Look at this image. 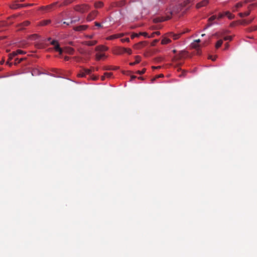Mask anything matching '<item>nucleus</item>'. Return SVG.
<instances>
[{"label":"nucleus","instance_id":"nucleus-1","mask_svg":"<svg viewBox=\"0 0 257 257\" xmlns=\"http://www.w3.org/2000/svg\"><path fill=\"white\" fill-rule=\"evenodd\" d=\"M182 5H176L173 8L169 7L165 11V15H169L172 17V15L178 13L182 9Z\"/></svg>","mask_w":257,"mask_h":257},{"label":"nucleus","instance_id":"nucleus-2","mask_svg":"<svg viewBox=\"0 0 257 257\" xmlns=\"http://www.w3.org/2000/svg\"><path fill=\"white\" fill-rule=\"evenodd\" d=\"M75 11L80 13H84L89 10V6L86 4L78 5L74 7Z\"/></svg>","mask_w":257,"mask_h":257},{"label":"nucleus","instance_id":"nucleus-3","mask_svg":"<svg viewBox=\"0 0 257 257\" xmlns=\"http://www.w3.org/2000/svg\"><path fill=\"white\" fill-rule=\"evenodd\" d=\"M33 4H14L10 6L12 9H18L22 8H25L33 6Z\"/></svg>","mask_w":257,"mask_h":257},{"label":"nucleus","instance_id":"nucleus-4","mask_svg":"<svg viewBox=\"0 0 257 257\" xmlns=\"http://www.w3.org/2000/svg\"><path fill=\"white\" fill-rule=\"evenodd\" d=\"M171 19V16L169 15H166L165 17H158L153 19V22L155 23H158L162 22H164Z\"/></svg>","mask_w":257,"mask_h":257},{"label":"nucleus","instance_id":"nucleus-5","mask_svg":"<svg viewBox=\"0 0 257 257\" xmlns=\"http://www.w3.org/2000/svg\"><path fill=\"white\" fill-rule=\"evenodd\" d=\"M98 14V11H93L91 13H90L86 18V20L88 22H90L94 20L97 16Z\"/></svg>","mask_w":257,"mask_h":257},{"label":"nucleus","instance_id":"nucleus-6","mask_svg":"<svg viewBox=\"0 0 257 257\" xmlns=\"http://www.w3.org/2000/svg\"><path fill=\"white\" fill-rule=\"evenodd\" d=\"M88 27V25H80L73 27V30L75 31L81 32L86 30Z\"/></svg>","mask_w":257,"mask_h":257},{"label":"nucleus","instance_id":"nucleus-7","mask_svg":"<svg viewBox=\"0 0 257 257\" xmlns=\"http://www.w3.org/2000/svg\"><path fill=\"white\" fill-rule=\"evenodd\" d=\"M58 4V2H56V3H53L50 5H48V6H44V7H42L40 9L42 10H46V11H49L51 9H52V8L56 5L57 4Z\"/></svg>","mask_w":257,"mask_h":257},{"label":"nucleus","instance_id":"nucleus-8","mask_svg":"<svg viewBox=\"0 0 257 257\" xmlns=\"http://www.w3.org/2000/svg\"><path fill=\"white\" fill-rule=\"evenodd\" d=\"M108 50V48L103 45L97 46L95 48V50L98 52H104Z\"/></svg>","mask_w":257,"mask_h":257},{"label":"nucleus","instance_id":"nucleus-9","mask_svg":"<svg viewBox=\"0 0 257 257\" xmlns=\"http://www.w3.org/2000/svg\"><path fill=\"white\" fill-rule=\"evenodd\" d=\"M208 0H203L202 2L197 4L196 8L197 9H199L201 7L206 6L208 4Z\"/></svg>","mask_w":257,"mask_h":257},{"label":"nucleus","instance_id":"nucleus-10","mask_svg":"<svg viewBox=\"0 0 257 257\" xmlns=\"http://www.w3.org/2000/svg\"><path fill=\"white\" fill-rule=\"evenodd\" d=\"M30 24V22L29 21H26L18 25V27H21V29H23L25 27L28 26Z\"/></svg>","mask_w":257,"mask_h":257},{"label":"nucleus","instance_id":"nucleus-11","mask_svg":"<svg viewBox=\"0 0 257 257\" xmlns=\"http://www.w3.org/2000/svg\"><path fill=\"white\" fill-rule=\"evenodd\" d=\"M125 51H126V50H125V48H122V47L118 48L116 50V54H118V55H120V54L125 53Z\"/></svg>","mask_w":257,"mask_h":257},{"label":"nucleus","instance_id":"nucleus-12","mask_svg":"<svg viewBox=\"0 0 257 257\" xmlns=\"http://www.w3.org/2000/svg\"><path fill=\"white\" fill-rule=\"evenodd\" d=\"M181 34H174L173 33H169V36L172 37L174 40H177L181 36Z\"/></svg>","mask_w":257,"mask_h":257},{"label":"nucleus","instance_id":"nucleus-13","mask_svg":"<svg viewBox=\"0 0 257 257\" xmlns=\"http://www.w3.org/2000/svg\"><path fill=\"white\" fill-rule=\"evenodd\" d=\"M141 57L139 56H136V61H134V62L130 63V65L131 66H133L136 64L139 63L141 61Z\"/></svg>","mask_w":257,"mask_h":257},{"label":"nucleus","instance_id":"nucleus-14","mask_svg":"<svg viewBox=\"0 0 257 257\" xmlns=\"http://www.w3.org/2000/svg\"><path fill=\"white\" fill-rule=\"evenodd\" d=\"M126 4L125 0H121L116 3V6L118 7H122Z\"/></svg>","mask_w":257,"mask_h":257},{"label":"nucleus","instance_id":"nucleus-15","mask_svg":"<svg viewBox=\"0 0 257 257\" xmlns=\"http://www.w3.org/2000/svg\"><path fill=\"white\" fill-rule=\"evenodd\" d=\"M224 16H227L229 20H232L234 18V15H232L229 11L224 12Z\"/></svg>","mask_w":257,"mask_h":257},{"label":"nucleus","instance_id":"nucleus-16","mask_svg":"<svg viewBox=\"0 0 257 257\" xmlns=\"http://www.w3.org/2000/svg\"><path fill=\"white\" fill-rule=\"evenodd\" d=\"M96 59L97 60H100L102 58L105 57V55L104 53H101L100 52H98L96 54Z\"/></svg>","mask_w":257,"mask_h":257},{"label":"nucleus","instance_id":"nucleus-17","mask_svg":"<svg viewBox=\"0 0 257 257\" xmlns=\"http://www.w3.org/2000/svg\"><path fill=\"white\" fill-rule=\"evenodd\" d=\"M54 49L56 51L59 52L60 54H62L63 50L62 48L60 47L59 43L54 46Z\"/></svg>","mask_w":257,"mask_h":257},{"label":"nucleus","instance_id":"nucleus-18","mask_svg":"<svg viewBox=\"0 0 257 257\" xmlns=\"http://www.w3.org/2000/svg\"><path fill=\"white\" fill-rule=\"evenodd\" d=\"M253 19L250 20H243L241 21L240 24L241 25H248L252 22Z\"/></svg>","mask_w":257,"mask_h":257},{"label":"nucleus","instance_id":"nucleus-19","mask_svg":"<svg viewBox=\"0 0 257 257\" xmlns=\"http://www.w3.org/2000/svg\"><path fill=\"white\" fill-rule=\"evenodd\" d=\"M146 42H140V43L136 44L134 45V48L137 49H140L141 47H143L144 44H146Z\"/></svg>","mask_w":257,"mask_h":257},{"label":"nucleus","instance_id":"nucleus-20","mask_svg":"<svg viewBox=\"0 0 257 257\" xmlns=\"http://www.w3.org/2000/svg\"><path fill=\"white\" fill-rule=\"evenodd\" d=\"M97 41H86L84 42V44L88 45V46H93L95 45L97 43Z\"/></svg>","mask_w":257,"mask_h":257},{"label":"nucleus","instance_id":"nucleus-21","mask_svg":"<svg viewBox=\"0 0 257 257\" xmlns=\"http://www.w3.org/2000/svg\"><path fill=\"white\" fill-rule=\"evenodd\" d=\"M25 54V52L21 50H17V51H14L13 52V56H17L18 54Z\"/></svg>","mask_w":257,"mask_h":257},{"label":"nucleus","instance_id":"nucleus-22","mask_svg":"<svg viewBox=\"0 0 257 257\" xmlns=\"http://www.w3.org/2000/svg\"><path fill=\"white\" fill-rule=\"evenodd\" d=\"M194 42H195V43L192 44V47H193L195 49H197L199 47L200 45L197 43H200V39L195 40L194 41Z\"/></svg>","mask_w":257,"mask_h":257},{"label":"nucleus","instance_id":"nucleus-23","mask_svg":"<svg viewBox=\"0 0 257 257\" xmlns=\"http://www.w3.org/2000/svg\"><path fill=\"white\" fill-rule=\"evenodd\" d=\"M51 22V21L50 20H43L40 22V25L41 26H46L50 24Z\"/></svg>","mask_w":257,"mask_h":257},{"label":"nucleus","instance_id":"nucleus-24","mask_svg":"<svg viewBox=\"0 0 257 257\" xmlns=\"http://www.w3.org/2000/svg\"><path fill=\"white\" fill-rule=\"evenodd\" d=\"M80 18L79 17L71 18V20L70 22L71 24H74L80 21Z\"/></svg>","mask_w":257,"mask_h":257},{"label":"nucleus","instance_id":"nucleus-25","mask_svg":"<svg viewBox=\"0 0 257 257\" xmlns=\"http://www.w3.org/2000/svg\"><path fill=\"white\" fill-rule=\"evenodd\" d=\"M250 13V10L248 11H246L244 13H240L238 14V15L241 17V18H242V17H246V16H248V15H249Z\"/></svg>","mask_w":257,"mask_h":257},{"label":"nucleus","instance_id":"nucleus-26","mask_svg":"<svg viewBox=\"0 0 257 257\" xmlns=\"http://www.w3.org/2000/svg\"><path fill=\"white\" fill-rule=\"evenodd\" d=\"M103 3L102 2H97L94 4L95 8H101L103 6Z\"/></svg>","mask_w":257,"mask_h":257},{"label":"nucleus","instance_id":"nucleus-27","mask_svg":"<svg viewBox=\"0 0 257 257\" xmlns=\"http://www.w3.org/2000/svg\"><path fill=\"white\" fill-rule=\"evenodd\" d=\"M171 42V41L170 39L167 38H164L162 39V40L161 41V44L162 45H165V44H168V43H170Z\"/></svg>","mask_w":257,"mask_h":257},{"label":"nucleus","instance_id":"nucleus-28","mask_svg":"<svg viewBox=\"0 0 257 257\" xmlns=\"http://www.w3.org/2000/svg\"><path fill=\"white\" fill-rule=\"evenodd\" d=\"M66 52L69 54H73L74 52V50L71 47H67L66 48Z\"/></svg>","mask_w":257,"mask_h":257},{"label":"nucleus","instance_id":"nucleus-29","mask_svg":"<svg viewBox=\"0 0 257 257\" xmlns=\"http://www.w3.org/2000/svg\"><path fill=\"white\" fill-rule=\"evenodd\" d=\"M223 43V40H218L216 43V45H215V47L216 49H218L220 47H221V46L222 45Z\"/></svg>","mask_w":257,"mask_h":257},{"label":"nucleus","instance_id":"nucleus-30","mask_svg":"<svg viewBox=\"0 0 257 257\" xmlns=\"http://www.w3.org/2000/svg\"><path fill=\"white\" fill-rule=\"evenodd\" d=\"M71 3V1L70 0H66L64 2H63V3H62L59 6V7L67 6V5H69V4H70Z\"/></svg>","mask_w":257,"mask_h":257},{"label":"nucleus","instance_id":"nucleus-31","mask_svg":"<svg viewBox=\"0 0 257 257\" xmlns=\"http://www.w3.org/2000/svg\"><path fill=\"white\" fill-rule=\"evenodd\" d=\"M256 30H257V26H255L253 27H251L250 28H248L247 29V31L249 32H251L254 31Z\"/></svg>","mask_w":257,"mask_h":257},{"label":"nucleus","instance_id":"nucleus-32","mask_svg":"<svg viewBox=\"0 0 257 257\" xmlns=\"http://www.w3.org/2000/svg\"><path fill=\"white\" fill-rule=\"evenodd\" d=\"M160 35V32L159 31H156V32H153V33H152V34L151 35V36H149L148 38H153V37H155V35Z\"/></svg>","mask_w":257,"mask_h":257},{"label":"nucleus","instance_id":"nucleus-33","mask_svg":"<svg viewBox=\"0 0 257 257\" xmlns=\"http://www.w3.org/2000/svg\"><path fill=\"white\" fill-rule=\"evenodd\" d=\"M83 70L85 72V75L86 74L90 75L92 72L91 69H83Z\"/></svg>","mask_w":257,"mask_h":257},{"label":"nucleus","instance_id":"nucleus-34","mask_svg":"<svg viewBox=\"0 0 257 257\" xmlns=\"http://www.w3.org/2000/svg\"><path fill=\"white\" fill-rule=\"evenodd\" d=\"M77 76L78 77H85L86 75H85V72H84V71L82 70V71L80 72L78 74Z\"/></svg>","mask_w":257,"mask_h":257},{"label":"nucleus","instance_id":"nucleus-35","mask_svg":"<svg viewBox=\"0 0 257 257\" xmlns=\"http://www.w3.org/2000/svg\"><path fill=\"white\" fill-rule=\"evenodd\" d=\"M146 69L144 68V69H143L142 70H141V71H140V70L137 71L136 72V73H137V74H140V75H142V74H143L145 73V72H146Z\"/></svg>","mask_w":257,"mask_h":257},{"label":"nucleus","instance_id":"nucleus-36","mask_svg":"<svg viewBox=\"0 0 257 257\" xmlns=\"http://www.w3.org/2000/svg\"><path fill=\"white\" fill-rule=\"evenodd\" d=\"M15 56H13V52L9 55V59L7 62V64L9 63V61H11Z\"/></svg>","mask_w":257,"mask_h":257},{"label":"nucleus","instance_id":"nucleus-37","mask_svg":"<svg viewBox=\"0 0 257 257\" xmlns=\"http://www.w3.org/2000/svg\"><path fill=\"white\" fill-rule=\"evenodd\" d=\"M223 39L224 41H231L232 39V37L231 36H225L224 37Z\"/></svg>","mask_w":257,"mask_h":257},{"label":"nucleus","instance_id":"nucleus-38","mask_svg":"<svg viewBox=\"0 0 257 257\" xmlns=\"http://www.w3.org/2000/svg\"><path fill=\"white\" fill-rule=\"evenodd\" d=\"M216 19V16L214 15V16H212L211 17H210L208 19V22H212V21L215 20Z\"/></svg>","mask_w":257,"mask_h":257},{"label":"nucleus","instance_id":"nucleus-39","mask_svg":"<svg viewBox=\"0 0 257 257\" xmlns=\"http://www.w3.org/2000/svg\"><path fill=\"white\" fill-rule=\"evenodd\" d=\"M190 2H191L190 0H187V1H185L183 4H181L182 6V7H185L188 4H189Z\"/></svg>","mask_w":257,"mask_h":257},{"label":"nucleus","instance_id":"nucleus-40","mask_svg":"<svg viewBox=\"0 0 257 257\" xmlns=\"http://www.w3.org/2000/svg\"><path fill=\"white\" fill-rule=\"evenodd\" d=\"M139 36V34H137V33H133L132 35H131V38L132 39H134L136 37H138Z\"/></svg>","mask_w":257,"mask_h":257},{"label":"nucleus","instance_id":"nucleus-41","mask_svg":"<svg viewBox=\"0 0 257 257\" xmlns=\"http://www.w3.org/2000/svg\"><path fill=\"white\" fill-rule=\"evenodd\" d=\"M163 77H164L163 74H159L158 75H157L155 78L152 79V81L153 82L154 81H155L156 80V78Z\"/></svg>","mask_w":257,"mask_h":257},{"label":"nucleus","instance_id":"nucleus-42","mask_svg":"<svg viewBox=\"0 0 257 257\" xmlns=\"http://www.w3.org/2000/svg\"><path fill=\"white\" fill-rule=\"evenodd\" d=\"M242 6V4L241 3H238L235 5V8L236 9H238L239 8H241Z\"/></svg>","mask_w":257,"mask_h":257},{"label":"nucleus","instance_id":"nucleus-43","mask_svg":"<svg viewBox=\"0 0 257 257\" xmlns=\"http://www.w3.org/2000/svg\"><path fill=\"white\" fill-rule=\"evenodd\" d=\"M159 42V40L158 39H155L154 40L152 43H151V46H154L156 45V43H158Z\"/></svg>","mask_w":257,"mask_h":257},{"label":"nucleus","instance_id":"nucleus-44","mask_svg":"<svg viewBox=\"0 0 257 257\" xmlns=\"http://www.w3.org/2000/svg\"><path fill=\"white\" fill-rule=\"evenodd\" d=\"M112 75V73H107V72H106L104 73V75L105 76V77H107L108 78H109Z\"/></svg>","mask_w":257,"mask_h":257},{"label":"nucleus","instance_id":"nucleus-45","mask_svg":"<svg viewBox=\"0 0 257 257\" xmlns=\"http://www.w3.org/2000/svg\"><path fill=\"white\" fill-rule=\"evenodd\" d=\"M121 41L122 42H130V39L128 38H125L122 39L121 40Z\"/></svg>","mask_w":257,"mask_h":257},{"label":"nucleus","instance_id":"nucleus-46","mask_svg":"<svg viewBox=\"0 0 257 257\" xmlns=\"http://www.w3.org/2000/svg\"><path fill=\"white\" fill-rule=\"evenodd\" d=\"M94 24H95V26H96V27H98L99 28H101L102 27V25H101L100 23H98V22H94Z\"/></svg>","mask_w":257,"mask_h":257},{"label":"nucleus","instance_id":"nucleus-47","mask_svg":"<svg viewBox=\"0 0 257 257\" xmlns=\"http://www.w3.org/2000/svg\"><path fill=\"white\" fill-rule=\"evenodd\" d=\"M211 22H208V24L206 25V27L204 28V30L207 29L208 28L210 27L211 26H212V24L211 23Z\"/></svg>","mask_w":257,"mask_h":257},{"label":"nucleus","instance_id":"nucleus-48","mask_svg":"<svg viewBox=\"0 0 257 257\" xmlns=\"http://www.w3.org/2000/svg\"><path fill=\"white\" fill-rule=\"evenodd\" d=\"M140 35H142V36H145V37H149V36H148V33H146V32H140V33H139V36H140Z\"/></svg>","mask_w":257,"mask_h":257},{"label":"nucleus","instance_id":"nucleus-49","mask_svg":"<svg viewBox=\"0 0 257 257\" xmlns=\"http://www.w3.org/2000/svg\"><path fill=\"white\" fill-rule=\"evenodd\" d=\"M125 53H127L128 54H131L132 53V51L131 49L130 48H125Z\"/></svg>","mask_w":257,"mask_h":257},{"label":"nucleus","instance_id":"nucleus-50","mask_svg":"<svg viewBox=\"0 0 257 257\" xmlns=\"http://www.w3.org/2000/svg\"><path fill=\"white\" fill-rule=\"evenodd\" d=\"M184 52L183 51L180 53L179 56L177 57V59H181L182 57H183L184 56Z\"/></svg>","mask_w":257,"mask_h":257},{"label":"nucleus","instance_id":"nucleus-51","mask_svg":"<svg viewBox=\"0 0 257 257\" xmlns=\"http://www.w3.org/2000/svg\"><path fill=\"white\" fill-rule=\"evenodd\" d=\"M223 17H224V12L223 13H220L218 15V19H220L222 18Z\"/></svg>","mask_w":257,"mask_h":257},{"label":"nucleus","instance_id":"nucleus-52","mask_svg":"<svg viewBox=\"0 0 257 257\" xmlns=\"http://www.w3.org/2000/svg\"><path fill=\"white\" fill-rule=\"evenodd\" d=\"M24 60V58H21L20 59L18 60V59H15V63H20L22 61H23Z\"/></svg>","mask_w":257,"mask_h":257},{"label":"nucleus","instance_id":"nucleus-53","mask_svg":"<svg viewBox=\"0 0 257 257\" xmlns=\"http://www.w3.org/2000/svg\"><path fill=\"white\" fill-rule=\"evenodd\" d=\"M57 44H58V41H57L56 40H53L51 42V44L52 45L55 46Z\"/></svg>","mask_w":257,"mask_h":257},{"label":"nucleus","instance_id":"nucleus-54","mask_svg":"<svg viewBox=\"0 0 257 257\" xmlns=\"http://www.w3.org/2000/svg\"><path fill=\"white\" fill-rule=\"evenodd\" d=\"M229 44L228 43H226L225 44V49H227L229 47Z\"/></svg>","mask_w":257,"mask_h":257},{"label":"nucleus","instance_id":"nucleus-55","mask_svg":"<svg viewBox=\"0 0 257 257\" xmlns=\"http://www.w3.org/2000/svg\"><path fill=\"white\" fill-rule=\"evenodd\" d=\"M63 24H66V25L67 26H69L70 24H71V23H70V22H63Z\"/></svg>","mask_w":257,"mask_h":257},{"label":"nucleus","instance_id":"nucleus-56","mask_svg":"<svg viewBox=\"0 0 257 257\" xmlns=\"http://www.w3.org/2000/svg\"><path fill=\"white\" fill-rule=\"evenodd\" d=\"M5 62V59L3 58L1 61H0V65H3Z\"/></svg>","mask_w":257,"mask_h":257},{"label":"nucleus","instance_id":"nucleus-57","mask_svg":"<svg viewBox=\"0 0 257 257\" xmlns=\"http://www.w3.org/2000/svg\"><path fill=\"white\" fill-rule=\"evenodd\" d=\"M161 68V66H157V67H155V66H153L152 67V68L153 69H160Z\"/></svg>","mask_w":257,"mask_h":257},{"label":"nucleus","instance_id":"nucleus-58","mask_svg":"<svg viewBox=\"0 0 257 257\" xmlns=\"http://www.w3.org/2000/svg\"><path fill=\"white\" fill-rule=\"evenodd\" d=\"M64 60L65 61H68L69 60V57H67V56H65L64 57Z\"/></svg>","mask_w":257,"mask_h":257},{"label":"nucleus","instance_id":"nucleus-59","mask_svg":"<svg viewBox=\"0 0 257 257\" xmlns=\"http://www.w3.org/2000/svg\"><path fill=\"white\" fill-rule=\"evenodd\" d=\"M137 78V77H136V76H135V75H132V76H131V80H133V79H135V78Z\"/></svg>","mask_w":257,"mask_h":257},{"label":"nucleus","instance_id":"nucleus-60","mask_svg":"<svg viewBox=\"0 0 257 257\" xmlns=\"http://www.w3.org/2000/svg\"><path fill=\"white\" fill-rule=\"evenodd\" d=\"M105 76L104 75L103 76H101V80H104L105 79Z\"/></svg>","mask_w":257,"mask_h":257},{"label":"nucleus","instance_id":"nucleus-61","mask_svg":"<svg viewBox=\"0 0 257 257\" xmlns=\"http://www.w3.org/2000/svg\"><path fill=\"white\" fill-rule=\"evenodd\" d=\"M87 38H88L89 39H92L93 38V36H92V35L87 36Z\"/></svg>","mask_w":257,"mask_h":257},{"label":"nucleus","instance_id":"nucleus-62","mask_svg":"<svg viewBox=\"0 0 257 257\" xmlns=\"http://www.w3.org/2000/svg\"><path fill=\"white\" fill-rule=\"evenodd\" d=\"M209 59H212L213 61H214V60H215V59H212V56H210L209 57Z\"/></svg>","mask_w":257,"mask_h":257},{"label":"nucleus","instance_id":"nucleus-63","mask_svg":"<svg viewBox=\"0 0 257 257\" xmlns=\"http://www.w3.org/2000/svg\"><path fill=\"white\" fill-rule=\"evenodd\" d=\"M237 9H236V8H235L234 7V8H233V12H235V11H236L237 10Z\"/></svg>","mask_w":257,"mask_h":257},{"label":"nucleus","instance_id":"nucleus-64","mask_svg":"<svg viewBox=\"0 0 257 257\" xmlns=\"http://www.w3.org/2000/svg\"><path fill=\"white\" fill-rule=\"evenodd\" d=\"M32 37H38V35L37 34H34L32 36Z\"/></svg>","mask_w":257,"mask_h":257}]
</instances>
